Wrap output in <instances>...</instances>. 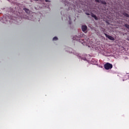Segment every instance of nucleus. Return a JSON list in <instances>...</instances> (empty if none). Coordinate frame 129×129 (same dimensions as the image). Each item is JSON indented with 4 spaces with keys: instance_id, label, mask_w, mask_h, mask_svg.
Masks as SVG:
<instances>
[{
    "instance_id": "obj_1",
    "label": "nucleus",
    "mask_w": 129,
    "mask_h": 129,
    "mask_svg": "<svg viewBox=\"0 0 129 129\" xmlns=\"http://www.w3.org/2000/svg\"><path fill=\"white\" fill-rule=\"evenodd\" d=\"M104 67L106 70H109V69H111L112 68L113 66L112 64L107 62L104 64Z\"/></svg>"
},
{
    "instance_id": "obj_2",
    "label": "nucleus",
    "mask_w": 129,
    "mask_h": 129,
    "mask_svg": "<svg viewBox=\"0 0 129 129\" xmlns=\"http://www.w3.org/2000/svg\"><path fill=\"white\" fill-rule=\"evenodd\" d=\"M104 35L105 36H106V38H108V39H109V40H111V41H114L115 40L114 37L108 35L107 34L105 33H104Z\"/></svg>"
},
{
    "instance_id": "obj_3",
    "label": "nucleus",
    "mask_w": 129,
    "mask_h": 129,
    "mask_svg": "<svg viewBox=\"0 0 129 129\" xmlns=\"http://www.w3.org/2000/svg\"><path fill=\"white\" fill-rule=\"evenodd\" d=\"M82 31L84 32V33H86L87 31V26L86 25H83L82 26Z\"/></svg>"
},
{
    "instance_id": "obj_4",
    "label": "nucleus",
    "mask_w": 129,
    "mask_h": 129,
    "mask_svg": "<svg viewBox=\"0 0 129 129\" xmlns=\"http://www.w3.org/2000/svg\"><path fill=\"white\" fill-rule=\"evenodd\" d=\"M91 17H92V18H94L96 21L98 20V18H97V17H96V15H94L93 13L91 14Z\"/></svg>"
},
{
    "instance_id": "obj_5",
    "label": "nucleus",
    "mask_w": 129,
    "mask_h": 129,
    "mask_svg": "<svg viewBox=\"0 0 129 129\" xmlns=\"http://www.w3.org/2000/svg\"><path fill=\"white\" fill-rule=\"evenodd\" d=\"M24 11L26 12V14H29L30 13V10L28 9L24 8L23 9Z\"/></svg>"
},
{
    "instance_id": "obj_6",
    "label": "nucleus",
    "mask_w": 129,
    "mask_h": 129,
    "mask_svg": "<svg viewBox=\"0 0 129 129\" xmlns=\"http://www.w3.org/2000/svg\"><path fill=\"white\" fill-rule=\"evenodd\" d=\"M101 4H102V5H106V2L105 1H100Z\"/></svg>"
},
{
    "instance_id": "obj_7",
    "label": "nucleus",
    "mask_w": 129,
    "mask_h": 129,
    "mask_svg": "<svg viewBox=\"0 0 129 129\" xmlns=\"http://www.w3.org/2000/svg\"><path fill=\"white\" fill-rule=\"evenodd\" d=\"M123 15L125 17H126L127 18H129V15L127 13H124Z\"/></svg>"
},
{
    "instance_id": "obj_8",
    "label": "nucleus",
    "mask_w": 129,
    "mask_h": 129,
    "mask_svg": "<svg viewBox=\"0 0 129 129\" xmlns=\"http://www.w3.org/2000/svg\"><path fill=\"white\" fill-rule=\"evenodd\" d=\"M57 40H58V38L57 37H54L53 38V41H57Z\"/></svg>"
},
{
    "instance_id": "obj_9",
    "label": "nucleus",
    "mask_w": 129,
    "mask_h": 129,
    "mask_svg": "<svg viewBox=\"0 0 129 129\" xmlns=\"http://www.w3.org/2000/svg\"><path fill=\"white\" fill-rule=\"evenodd\" d=\"M124 27L127 28V29H129V25L128 24H125Z\"/></svg>"
},
{
    "instance_id": "obj_10",
    "label": "nucleus",
    "mask_w": 129,
    "mask_h": 129,
    "mask_svg": "<svg viewBox=\"0 0 129 129\" xmlns=\"http://www.w3.org/2000/svg\"><path fill=\"white\" fill-rule=\"evenodd\" d=\"M95 1L96 2V3H100L101 1L99 0H95Z\"/></svg>"
},
{
    "instance_id": "obj_11",
    "label": "nucleus",
    "mask_w": 129,
    "mask_h": 129,
    "mask_svg": "<svg viewBox=\"0 0 129 129\" xmlns=\"http://www.w3.org/2000/svg\"><path fill=\"white\" fill-rule=\"evenodd\" d=\"M86 14L87 15V16H90V14H89V13H86Z\"/></svg>"
},
{
    "instance_id": "obj_12",
    "label": "nucleus",
    "mask_w": 129,
    "mask_h": 129,
    "mask_svg": "<svg viewBox=\"0 0 129 129\" xmlns=\"http://www.w3.org/2000/svg\"><path fill=\"white\" fill-rule=\"evenodd\" d=\"M45 2H46V3H48V2H49V0H45Z\"/></svg>"
},
{
    "instance_id": "obj_13",
    "label": "nucleus",
    "mask_w": 129,
    "mask_h": 129,
    "mask_svg": "<svg viewBox=\"0 0 129 129\" xmlns=\"http://www.w3.org/2000/svg\"><path fill=\"white\" fill-rule=\"evenodd\" d=\"M69 24H70V25H71V21L69 22Z\"/></svg>"
},
{
    "instance_id": "obj_14",
    "label": "nucleus",
    "mask_w": 129,
    "mask_h": 129,
    "mask_svg": "<svg viewBox=\"0 0 129 129\" xmlns=\"http://www.w3.org/2000/svg\"><path fill=\"white\" fill-rule=\"evenodd\" d=\"M127 40L129 41V39H127Z\"/></svg>"
},
{
    "instance_id": "obj_15",
    "label": "nucleus",
    "mask_w": 129,
    "mask_h": 129,
    "mask_svg": "<svg viewBox=\"0 0 129 129\" xmlns=\"http://www.w3.org/2000/svg\"><path fill=\"white\" fill-rule=\"evenodd\" d=\"M69 19H70V20H71V19H70V17H69Z\"/></svg>"
}]
</instances>
